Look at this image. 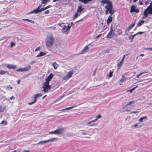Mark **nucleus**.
Returning a JSON list of instances; mask_svg holds the SVG:
<instances>
[{
	"label": "nucleus",
	"mask_w": 152,
	"mask_h": 152,
	"mask_svg": "<svg viewBox=\"0 0 152 152\" xmlns=\"http://www.w3.org/2000/svg\"><path fill=\"white\" fill-rule=\"evenodd\" d=\"M54 41V39L52 34H49L47 35L45 41L46 45L47 48L52 46Z\"/></svg>",
	"instance_id": "1"
},
{
	"label": "nucleus",
	"mask_w": 152,
	"mask_h": 152,
	"mask_svg": "<svg viewBox=\"0 0 152 152\" xmlns=\"http://www.w3.org/2000/svg\"><path fill=\"white\" fill-rule=\"evenodd\" d=\"M105 9L109 12L111 15H112L115 12V10H114L113 8L112 2L109 4L107 5L105 7Z\"/></svg>",
	"instance_id": "2"
},
{
	"label": "nucleus",
	"mask_w": 152,
	"mask_h": 152,
	"mask_svg": "<svg viewBox=\"0 0 152 152\" xmlns=\"http://www.w3.org/2000/svg\"><path fill=\"white\" fill-rule=\"evenodd\" d=\"M49 82L47 81L45 82L44 83L43 86H42V88H43L42 91L46 92L50 89L51 86L49 85Z\"/></svg>",
	"instance_id": "3"
},
{
	"label": "nucleus",
	"mask_w": 152,
	"mask_h": 152,
	"mask_svg": "<svg viewBox=\"0 0 152 152\" xmlns=\"http://www.w3.org/2000/svg\"><path fill=\"white\" fill-rule=\"evenodd\" d=\"M56 138H53L52 139H49L46 140H42L39 142L37 144L41 145L44 144L46 143H48L52 141H54L55 140Z\"/></svg>",
	"instance_id": "4"
},
{
	"label": "nucleus",
	"mask_w": 152,
	"mask_h": 152,
	"mask_svg": "<svg viewBox=\"0 0 152 152\" xmlns=\"http://www.w3.org/2000/svg\"><path fill=\"white\" fill-rule=\"evenodd\" d=\"M114 34L115 33L113 31L112 27H111L110 28L109 32L106 36V37L108 38H111L114 35Z\"/></svg>",
	"instance_id": "5"
},
{
	"label": "nucleus",
	"mask_w": 152,
	"mask_h": 152,
	"mask_svg": "<svg viewBox=\"0 0 152 152\" xmlns=\"http://www.w3.org/2000/svg\"><path fill=\"white\" fill-rule=\"evenodd\" d=\"M42 96V94L41 93H38L36 94H35L34 95V100L32 102H29L28 103V104L29 105H31L37 101V97L39 96Z\"/></svg>",
	"instance_id": "6"
},
{
	"label": "nucleus",
	"mask_w": 152,
	"mask_h": 152,
	"mask_svg": "<svg viewBox=\"0 0 152 152\" xmlns=\"http://www.w3.org/2000/svg\"><path fill=\"white\" fill-rule=\"evenodd\" d=\"M130 12V13L135 12L136 13H138L139 11L138 9H136V7L134 5H133L131 7Z\"/></svg>",
	"instance_id": "7"
},
{
	"label": "nucleus",
	"mask_w": 152,
	"mask_h": 152,
	"mask_svg": "<svg viewBox=\"0 0 152 152\" xmlns=\"http://www.w3.org/2000/svg\"><path fill=\"white\" fill-rule=\"evenodd\" d=\"M73 74V71L72 70H71L70 72H69L67 73L66 76L64 77H63L64 80H68L69 78L71 77L72 75Z\"/></svg>",
	"instance_id": "8"
},
{
	"label": "nucleus",
	"mask_w": 152,
	"mask_h": 152,
	"mask_svg": "<svg viewBox=\"0 0 152 152\" xmlns=\"http://www.w3.org/2000/svg\"><path fill=\"white\" fill-rule=\"evenodd\" d=\"M30 69V67H26L24 68H20L16 70V71L23 72L28 71Z\"/></svg>",
	"instance_id": "9"
},
{
	"label": "nucleus",
	"mask_w": 152,
	"mask_h": 152,
	"mask_svg": "<svg viewBox=\"0 0 152 152\" xmlns=\"http://www.w3.org/2000/svg\"><path fill=\"white\" fill-rule=\"evenodd\" d=\"M69 23L68 26H64L62 28V31L63 32H66L67 31H69L70 28V26H69Z\"/></svg>",
	"instance_id": "10"
},
{
	"label": "nucleus",
	"mask_w": 152,
	"mask_h": 152,
	"mask_svg": "<svg viewBox=\"0 0 152 152\" xmlns=\"http://www.w3.org/2000/svg\"><path fill=\"white\" fill-rule=\"evenodd\" d=\"M64 128H58V129L55 130L56 134H61L64 132Z\"/></svg>",
	"instance_id": "11"
},
{
	"label": "nucleus",
	"mask_w": 152,
	"mask_h": 152,
	"mask_svg": "<svg viewBox=\"0 0 152 152\" xmlns=\"http://www.w3.org/2000/svg\"><path fill=\"white\" fill-rule=\"evenodd\" d=\"M149 11L150 10H149V9H148L147 7V8L144 10L143 13V14L145 17H148V14H152V13H150Z\"/></svg>",
	"instance_id": "12"
},
{
	"label": "nucleus",
	"mask_w": 152,
	"mask_h": 152,
	"mask_svg": "<svg viewBox=\"0 0 152 152\" xmlns=\"http://www.w3.org/2000/svg\"><path fill=\"white\" fill-rule=\"evenodd\" d=\"M53 74L52 73H50L49 75L45 79V80L49 82L53 78Z\"/></svg>",
	"instance_id": "13"
},
{
	"label": "nucleus",
	"mask_w": 152,
	"mask_h": 152,
	"mask_svg": "<svg viewBox=\"0 0 152 152\" xmlns=\"http://www.w3.org/2000/svg\"><path fill=\"white\" fill-rule=\"evenodd\" d=\"M111 16L112 15H109L108 17V18L107 20V23L108 25H109L110 23L112 21L113 19Z\"/></svg>",
	"instance_id": "14"
},
{
	"label": "nucleus",
	"mask_w": 152,
	"mask_h": 152,
	"mask_svg": "<svg viewBox=\"0 0 152 152\" xmlns=\"http://www.w3.org/2000/svg\"><path fill=\"white\" fill-rule=\"evenodd\" d=\"M135 25L134 23H132L131 25H129L127 28V29L125 30V33L127 31L129 32L133 27Z\"/></svg>",
	"instance_id": "15"
},
{
	"label": "nucleus",
	"mask_w": 152,
	"mask_h": 152,
	"mask_svg": "<svg viewBox=\"0 0 152 152\" xmlns=\"http://www.w3.org/2000/svg\"><path fill=\"white\" fill-rule=\"evenodd\" d=\"M84 9V8L82 7V5H81L79 6L78 9L77 10L76 12L78 13H80Z\"/></svg>",
	"instance_id": "16"
},
{
	"label": "nucleus",
	"mask_w": 152,
	"mask_h": 152,
	"mask_svg": "<svg viewBox=\"0 0 152 152\" xmlns=\"http://www.w3.org/2000/svg\"><path fill=\"white\" fill-rule=\"evenodd\" d=\"M100 2L101 3L103 4L106 3L107 5L109 4L112 2L111 1L109 0H102Z\"/></svg>",
	"instance_id": "17"
},
{
	"label": "nucleus",
	"mask_w": 152,
	"mask_h": 152,
	"mask_svg": "<svg viewBox=\"0 0 152 152\" xmlns=\"http://www.w3.org/2000/svg\"><path fill=\"white\" fill-rule=\"evenodd\" d=\"M128 80V79L127 78H126L124 76H123L121 79L120 80V81L121 82H124L126 80Z\"/></svg>",
	"instance_id": "18"
},
{
	"label": "nucleus",
	"mask_w": 152,
	"mask_h": 152,
	"mask_svg": "<svg viewBox=\"0 0 152 152\" xmlns=\"http://www.w3.org/2000/svg\"><path fill=\"white\" fill-rule=\"evenodd\" d=\"M114 72V70L113 69L112 70H110L109 73L107 75V76L110 77H112L113 76V74Z\"/></svg>",
	"instance_id": "19"
},
{
	"label": "nucleus",
	"mask_w": 152,
	"mask_h": 152,
	"mask_svg": "<svg viewBox=\"0 0 152 152\" xmlns=\"http://www.w3.org/2000/svg\"><path fill=\"white\" fill-rule=\"evenodd\" d=\"M86 46L83 48V49L82 50L81 53H84L87 50H88L89 49L88 46L89 45Z\"/></svg>",
	"instance_id": "20"
},
{
	"label": "nucleus",
	"mask_w": 152,
	"mask_h": 152,
	"mask_svg": "<svg viewBox=\"0 0 152 152\" xmlns=\"http://www.w3.org/2000/svg\"><path fill=\"white\" fill-rule=\"evenodd\" d=\"M148 9H149V10H150V13H152V0L149 6L148 7Z\"/></svg>",
	"instance_id": "21"
},
{
	"label": "nucleus",
	"mask_w": 152,
	"mask_h": 152,
	"mask_svg": "<svg viewBox=\"0 0 152 152\" xmlns=\"http://www.w3.org/2000/svg\"><path fill=\"white\" fill-rule=\"evenodd\" d=\"M51 7H52V6L51 5H49L45 7H44L43 8L40 9V11H43L44 10H45L46 9H48V8Z\"/></svg>",
	"instance_id": "22"
},
{
	"label": "nucleus",
	"mask_w": 152,
	"mask_h": 152,
	"mask_svg": "<svg viewBox=\"0 0 152 152\" xmlns=\"http://www.w3.org/2000/svg\"><path fill=\"white\" fill-rule=\"evenodd\" d=\"M144 23V21L143 20H141L140 21H139L137 24V26L139 27L141 25L143 24Z\"/></svg>",
	"instance_id": "23"
},
{
	"label": "nucleus",
	"mask_w": 152,
	"mask_h": 152,
	"mask_svg": "<svg viewBox=\"0 0 152 152\" xmlns=\"http://www.w3.org/2000/svg\"><path fill=\"white\" fill-rule=\"evenodd\" d=\"M39 13V11L38 10H37V9H35L34 10L31 11L30 12H29L28 13V14H32L33 13H34L35 14H37Z\"/></svg>",
	"instance_id": "24"
},
{
	"label": "nucleus",
	"mask_w": 152,
	"mask_h": 152,
	"mask_svg": "<svg viewBox=\"0 0 152 152\" xmlns=\"http://www.w3.org/2000/svg\"><path fill=\"white\" fill-rule=\"evenodd\" d=\"M39 13V11L38 10H37V9H35L34 10L31 11L30 12H29L28 13V14H32L33 13H34L35 14H37Z\"/></svg>",
	"instance_id": "25"
},
{
	"label": "nucleus",
	"mask_w": 152,
	"mask_h": 152,
	"mask_svg": "<svg viewBox=\"0 0 152 152\" xmlns=\"http://www.w3.org/2000/svg\"><path fill=\"white\" fill-rule=\"evenodd\" d=\"M92 0H79V1L84 4H87L88 2Z\"/></svg>",
	"instance_id": "26"
},
{
	"label": "nucleus",
	"mask_w": 152,
	"mask_h": 152,
	"mask_svg": "<svg viewBox=\"0 0 152 152\" xmlns=\"http://www.w3.org/2000/svg\"><path fill=\"white\" fill-rule=\"evenodd\" d=\"M46 54V53L42 52H40L39 53L37 56V57L42 56H44Z\"/></svg>",
	"instance_id": "27"
},
{
	"label": "nucleus",
	"mask_w": 152,
	"mask_h": 152,
	"mask_svg": "<svg viewBox=\"0 0 152 152\" xmlns=\"http://www.w3.org/2000/svg\"><path fill=\"white\" fill-rule=\"evenodd\" d=\"M136 35V34H134V35H129V39H132V41L133 39L134 38V37Z\"/></svg>",
	"instance_id": "28"
},
{
	"label": "nucleus",
	"mask_w": 152,
	"mask_h": 152,
	"mask_svg": "<svg viewBox=\"0 0 152 152\" xmlns=\"http://www.w3.org/2000/svg\"><path fill=\"white\" fill-rule=\"evenodd\" d=\"M134 101H130L129 102H128L127 103V104H126L125 106L124 107H127L129 105L132 104H134Z\"/></svg>",
	"instance_id": "29"
},
{
	"label": "nucleus",
	"mask_w": 152,
	"mask_h": 152,
	"mask_svg": "<svg viewBox=\"0 0 152 152\" xmlns=\"http://www.w3.org/2000/svg\"><path fill=\"white\" fill-rule=\"evenodd\" d=\"M78 13L77 12H75V14L73 16V20L76 19L77 18L78 16L80 15H79Z\"/></svg>",
	"instance_id": "30"
},
{
	"label": "nucleus",
	"mask_w": 152,
	"mask_h": 152,
	"mask_svg": "<svg viewBox=\"0 0 152 152\" xmlns=\"http://www.w3.org/2000/svg\"><path fill=\"white\" fill-rule=\"evenodd\" d=\"M22 20H24L26 21H27L33 23H34V21H33L32 20H29L28 19H23Z\"/></svg>",
	"instance_id": "31"
},
{
	"label": "nucleus",
	"mask_w": 152,
	"mask_h": 152,
	"mask_svg": "<svg viewBox=\"0 0 152 152\" xmlns=\"http://www.w3.org/2000/svg\"><path fill=\"white\" fill-rule=\"evenodd\" d=\"M81 134L83 135H86L88 134V133L86 132L84 130H81L80 132Z\"/></svg>",
	"instance_id": "32"
},
{
	"label": "nucleus",
	"mask_w": 152,
	"mask_h": 152,
	"mask_svg": "<svg viewBox=\"0 0 152 152\" xmlns=\"http://www.w3.org/2000/svg\"><path fill=\"white\" fill-rule=\"evenodd\" d=\"M7 71H4L2 70H0V74L3 75L7 73Z\"/></svg>",
	"instance_id": "33"
},
{
	"label": "nucleus",
	"mask_w": 152,
	"mask_h": 152,
	"mask_svg": "<svg viewBox=\"0 0 152 152\" xmlns=\"http://www.w3.org/2000/svg\"><path fill=\"white\" fill-rule=\"evenodd\" d=\"M42 1V4H45L47 2L49 1V0H41Z\"/></svg>",
	"instance_id": "34"
},
{
	"label": "nucleus",
	"mask_w": 152,
	"mask_h": 152,
	"mask_svg": "<svg viewBox=\"0 0 152 152\" xmlns=\"http://www.w3.org/2000/svg\"><path fill=\"white\" fill-rule=\"evenodd\" d=\"M147 118L146 116H144L143 117L140 118L139 120V121L140 122H142L143 121V120L145 118Z\"/></svg>",
	"instance_id": "35"
},
{
	"label": "nucleus",
	"mask_w": 152,
	"mask_h": 152,
	"mask_svg": "<svg viewBox=\"0 0 152 152\" xmlns=\"http://www.w3.org/2000/svg\"><path fill=\"white\" fill-rule=\"evenodd\" d=\"M123 61H124V60H123V59H121V60L120 61V62L117 64L118 66H120L122 65V63L123 62Z\"/></svg>",
	"instance_id": "36"
},
{
	"label": "nucleus",
	"mask_w": 152,
	"mask_h": 152,
	"mask_svg": "<svg viewBox=\"0 0 152 152\" xmlns=\"http://www.w3.org/2000/svg\"><path fill=\"white\" fill-rule=\"evenodd\" d=\"M5 107H2L0 106V113L3 112L5 110Z\"/></svg>",
	"instance_id": "37"
},
{
	"label": "nucleus",
	"mask_w": 152,
	"mask_h": 152,
	"mask_svg": "<svg viewBox=\"0 0 152 152\" xmlns=\"http://www.w3.org/2000/svg\"><path fill=\"white\" fill-rule=\"evenodd\" d=\"M147 73V72H141L140 73H139V75H137L136 77L137 78H139V76L140 75L143 74H144V73Z\"/></svg>",
	"instance_id": "38"
},
{
	"label": "nucleus",
	"mask_w": 152,
	"mask_h": 152,
	"mask_svg": "<svg viewBox=\"0 0 152 152\" xmlns=\"http://www.w3.org/2000/svg\"><path fill=\"white\" fill-rule=\"evenodd\" d=\"M42 6V5L41 4H39V6H38V7H37V8H36V9H37V10H38L39 11V12H42V11H40V9H39Z\"/></svg>",
	"instance_id": "39"
},
{
	"label": "nucleus",
	"mask_w": 152,
	"mask_h": 152,
	"mask_svg": "<svg viewBox=\"0 0 152 152\" xmlns=\"http://www.w3.org/2000/svg\"><path fill=\"white\" fill-rule=\"evenodd\" d=\"M97 119L96 118L95 119L93 120L92 121H90L87 124H91V123H93L95 122L96 121H97Z\"/></svg>",
	"instance_id": "40"
},
{
	"label": "nucleus",
	"mask_w": 152,
	"mask_h": 152,
	"mask_svg": "<svg viewBox=\"0 0 152 152\" xmlns=\"http://www.w3.org/2000/svg\"><path fill=\"white\" fill-rule=\"evenodd\" d=\"M52 66H58V65L56 63V62H55L54 63H53L52 64Z\"/></svg>",
	"instance_id": "41"
},
{
	"label": "nucleus",
	"mask_w": 152,
	"mask_h": 152,
	"mask_svg": "<svg viewBox=\"0 0 152 152\" xmlns=\"http://www.w3.org/2000/svg\"><path fill=\"white\" fill-rule=\"evenodd\" d=\"M75 107H69L65 109H63L62 110H65L70 109H71L74 108Z\"/></svg>",
	"instance_id": "42"
},
{
	"label": "nucleus",
	"mask_w": 152,
	"mask_h": 152,
	"mask_svg": "<svg viewBox=\"0 0 152 152\" xmlns=\"http://www.w3.org/2000/svg\"><path fill=\"white\" fill-rule=\"evenodd\" d=\"M150 2V1L149 0H148L145 1V4L146 5H147Z\"/></svg>",
	"instance_id": "43"
},
{
	"label": "nucleus",
	"mask_w": 152,
	"mask_h": 152,
	"mask_svg": "<svg viewBox=\"0 0 152 152\" xmlns=\"http://www.w3.org/2000/svg\"><path fill=\"white\" fill-rule=\"evenodd\" d=\"M118 34L119 35L121 34L122 33V31L119 29H118Z\"/></svg>",
	"instance_id": "44"
},
{
	"label": "nucleus",
	"mask_w": 152,
	"mask_h": 152,
	"mask_svg": "<svg viewBox=\"0 0 152 152\" xmlns=\"http://www.w3.org/2000/svg\"><path fill=\"white\" fill-rule=\"evenodd\" d=\"M41 49V48L40 47H37L35 50V51H37Z\"/></svg>",
	"instance_id": "45"
},
{
	"label": "nucleus",
	"mask_w": 152,
	"mask_h": 152,
	"mask_svg": "<svg viewBox=\"0 0 152 152\" xmlns=\"http://www.w3.org/2000/svg\"><path fill=\"white\" fill-rule=\"evenodd\" d=\"M102 117V116H101V115H100V114H99L97 116H96V119H97V120H98V118H101Z\"/></svg>",
	"instance_id": "46"
},
{
	"label": "nucleus",
	"mask_w": 152,
	"mask_h": 152,
	"mask_svg": "<svg viewBox=\"0 0 152 152\" xmlns=\"http://www.w3.org/2000/svg\"><path fill=\"white\" fill-rule=\"evenodd\" d=\"M138 126V124H134V125H132L131 126V127H136Z\"/></svg>",
	"instance_id": "47"
},
{
	"label": "nucleus",
	"mask_w": 152,
	"mask_h": 152,
	"mask_svg": "<svg viewBox=\"0 0 152 152\" xmlns=\"http://www.w3.org/2000/svg\"><path fill=\"white\" fill-rule=\"evenodd\" d=\"M56 134V132L55 130L54 131H53V132H49V134Z\"/></svg>",
	"instance_id": "48"
},
{
	"label": "nucleus",
	"mask_w": 152,
	"mask_h": 152,
	"mask_svg": "<svg viewBox=\"0 0 152 152\" xmlns=\"http://www.w3.org/2000/svg\"><path fill=\"white\" fill-rule=\"evenodd\" d=\"M5 122V125H6L7 124V123L5 121H3L1 123V124H3Z\"/></svg>",
	"instance_id": "49"
},
{
	"label": "nucleus",
	"mask_w": 152,
	"mask_h": 152,
	"mask_svg": "<svg viewBox=\"0 0 152 152\" xmlns=\"http://www.w3.org/2000/svg\"><path fill=\"white\" fill-rule=\"evenodd\" d=\"M143 33V32L140 31V32H137V33L135 34H136V35H137L138 34H142Z\"/></svg>",
	"instance_id": "50"
},
{
	"label": "nucleus",
	"mask_w": 152,
	"mask_h": 152,
	"mask_svg": "<svg viewBox=\"0 0 152 152\" xmlns=\"http://www.w3.org/2000/svg\"><path fill=\"white\" fill-rule=\"evenodd\" d=\"M49 11L48 10H47L46 11H45L44 13L45 14H48L49 13Z\"/></svg>",
	"instance_id": "51"
},
{
	"label": "nucleus",
	"mask_w": 152,
	"mask_h": 152,
	"mask_svg": "<svg viewBox=\"0 0 152 152\" xmlns=\"http://www.w3.org/2000/svg\"><path fill=\"white\" fill-rule=\"evenodd\" d=\"M97 125V124H93L90 125V126H96Z\"/></svg>",
	"instance_id": "52"
},
{
	"label": "nucleus",
	"mask_w": 152,
	"mask_h": 152,
	"mask_svg": "<svg viewBox=\"0 0 152 152\" xmlns=\"http://www.w3.org/2000/svg\"><path fill=\"white\" fill-rule=\"evenodd\" d=\"M15 45V43L13 42H11V47H12L13 45Z\"/></svg>",
	"instance_id": "53"
},
{
	"label": "nucleus",
	"mask_w": 152,
	"mask_h": 152,
	"mask_svg": "<svg viewBox=\"0 0 152 152\" xmlns=\"http://www.w3.org/2000/svg\"><path fill=\"white\" fill-rule=\"evenodd\" d=\"M7 88H11V89H12L13 88L10 85H8V86H7Z\"/></svg>",
	"instance_id": "54"
},
{
	"label": "nucleus",
	"mask_w": 152,
	"mask_h": 152,
	"mask_svg": "<svg viewBox=\"0 0 152 152\" xmlns=\"http://www.w3.org/2000/svg\"><path fill=\"white\" fill-rule=\"evenodd\" d=\"M145 49L147 50H152V48H145Z\"/></svg>",
	"instance_id": "55"
},
{
	"label": "nucleus",
	"mask_w": 152,
	"mask_h": 152,
	"mask_svg": "<svg viewBox=\"0 0 152 152\" xmlns=\"http://www.w3.org/2000/svg\"><path fill=\"white\" fill-rule=\"evenodd\" d=\"M139 3L140 5H142V1H139Z\"/></svg>",
	"instance_id": "56"
},
{
	"label": "nucleus",
	"mask_w": 152,
	"mask_h": 152,
	"mask_svg": "<svg viewBox=\"0 0 152 152\" xmlns=\"http://www.w3.org/2000/svg\"><path fill=\"white\" fill-rule=\"evenodd\" d=\"M134 90L133 88H132L130 90H129L128 91H130V92H132Z\"/></svg>",
	"instance_id": "57"
},
{
	"label": "nucleus",
	"mask_w": 152,
	"mask_h": 152,
	"mask_svg": "<svg viewBox=\"0 0 152 152\" xmlns=\"http://www.w3.org/2000/svg\"><path fill=\"white\" fill-rule=\"evenodd\" d=\"M10 99H15V97L13 96H12L10 98Z\"/></svg>",
	"instance_id": "58"
},
{
	"label": "nucleus",
	"mask_w": 152,
	"mask_h": 152,
	"mask_svg": "<svg viewBox=\"0 0 152 152\" xmlns=\"http://www.w3.org/2000/svg\"><path fill=\"white\" fill-rule=\"evenodd\" d=\"M105 13L106 15H107L108 12H109L106 10H105Z\"/></svg>",
	"instance_id": "59"
},
{
	"label": "nucleus",
	"mask_w": 152,
	"mask_h": 152,
	"mask_svg": "<svg viewBox=\"0 0 152 152\" xmlns=\"http://www.w3.org/2000/svg\"><path fill=\"white\" fill-rule=\"evenodd\" d=\"M96 70H97V68H96L94 71V73L93 74V75H94V74L96 72Z\"/></svg>",
	"instance_id": "60"
},
{
	"label": "nucleus",
	"mask_w": 152,
	"mask_h": 152,
	"mask_svg": "<svg viewBox=\"0 0 152 152\" xmlns=\"http://www.w3.org/2000/svg\"><path fill=\"white\" fill-rule=\"evenodd\" d=\"M7 66H12V67H13V66H12V65H8Z\"/></svg>",
	"instance_id": "61"
},
{
	"label": "nucleus",
	"mask_w": 152,
	"mask_h": 152,
	"mask_svg": "<svg viewBox=\"0 0 152 152\" xmlns=\"http://www.w3.org/2000/svg\"><path fill=\"white\" fill-rule=\"evenodd\" d=\"M20 80H18L17 81V84H19L20 83Z\"/></svg>",
	"instance_id": "62"
},
{
	"label": "nucleus",
	"mask_w": 152,
	"mask_h": 152,
	"mask_svg": "<svg viewBox=\"0 0 152 152\" xmlns=\"http://www.w3.org/2000/svg\"><path fill=\"white\" fill-rule=\"evenodd\" d=\"M23 152H29V151L26 150H23Z\"/></svg>",
	"instance_id": "63"
},
{
	"label": "nucleus",
	"mask_w": 152,
	"mask_h": 152,
	"mask_svg": "<svg viewBox=\"0 0 152 152\" xmlns=\"http://www.w3.org/2000/svg\"><path fill=\"white\" fill-rule=\"evenodd\" d=\"M101 35V34H100V35H99L97 36L96 37V38H98Z\"/></svg>",
	"instance_id": "64"
}]
</instances>
